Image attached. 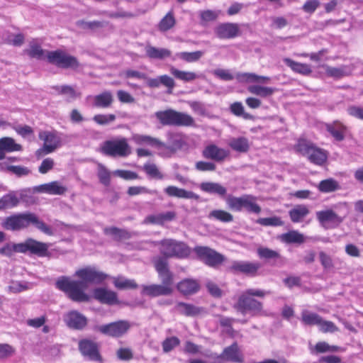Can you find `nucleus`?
<instances>
[{"label": "nucleus", "mask_w": 363, "mask_h": 363, "mask_svg": "<svg viewBox=\"0 0 363 363\" xmlns=\"http://www.w3.org/2000/svg\"><path fill=\"white\" fill-rule=\"evenodd\" d=\"M296 150L306 157L308 160L317 165H323L327 160L328 152L318 147L313 143L306 140H299L295 146Z\"/></svg>", "instance_id": "obj_6"}, {"label": "nucleus", "mask_w": 363, "mask_h": 363, "mask_svg": "<svg viewBox=\"0 0 363 363\" xmlns=\"http://www.w3.org/2000/svg\"><path fill=\"white\" fill-rule=\"evenodd\" d=\"M317 353L335 352L341 350V348L336 345H330L326 342H318L314 347Z\"/></svg>", "instance_id": "obj_55"}, {"label": "nucleus", "mask_w": 363, "mask_h": 363, "mask_svg": "<svg viewBox=\"0 0 363 363\" xmlns=\"http://www.w3.org/2000/svg\"><path fill=\"white\" fill-rule=\"evenodd\" d=\"M116 120L114 114H97L93 117V121L99 125H105Z\"/></svg>", "instance_id": "obj_60"}, {"label": "nucleus", "mask_w": 363, "mask_h": 363, "mask_svg": "<svg viewBox=\"0 0 363 363\" xmlns=\"http://www.w3.org/2000/svg\"><path fill=\"white\" fill-rule=\"evenodd\" d=\"M258 262H250L245 261H233L228 267V270L233 273H241L248 276H255L260 268Z\"/></svg>", "instance_id": "obj_13"}, {"label": "nucleus", "mask_w": 363, "mask_h": 363, "mask_svg": "<svg viewBox=\"0 0 363 363\" xmlns=\"http://www.w3.org/2000/svg\"><path fill=\"white\" fill-rule=\"evenodd\" d=\"M228 145L235 151L247 152L250 148L248 140L244 137L231 138Z\"/></svg>", "instance_id": "obj_37"}, {"label": "nucleus", "mask_w": 363, "mask_h": 363, "mask_svg": "<svg viewBox=\"0 0 363 363\" xmlns=\"http://www.w3.org/2000/svg\"><path fill=\"white\" fill-rule=\"evenodd\" d=\"M323 67L325 68V72L329 77L341 78L346 74L345 69L342 67H333L328 65H323Z\"/></svg>", "instance_id": "obj_61"}, {"label": "nucleus", "mask_w": 363, "mask_h": 363, "mask_svg": "<svg viewBox=\"0 0 363 363\" xmlns=\"http://www.w3.org/2000/svg\"><path fill=\"white\" fill-rule=\"evenodd\" d=\"M45 57L50 64L59 68L77 71L81 67L79 61L75 56L61 49L46 51Z\"/></svg>", "instance_id": "obj_5"}, {"label": "nucleus", "mask_w": 363, "mask_h": 363, "mask_svg": "<svg viewBox=\"0 0 363 363\" xmlns=\"http://www.w3.org/2000/svg\"><path fill=\"white\" fill-rule=\"evenodd\" d=\"M93 106L97 108H108L111 106L113 101V96L111 91H105L93 97Z\"/></svg>", "instance_id": "obj_28"}, {"label": "nucleus", "mask_w": 363, "mask_h": 363, "mask_svg": "<svg viewBox=\"0 0 363 363\" xmlns=\"http://www.w3.org/2000/svg\"><path fill=\"white\" fill-rule=\"evenodd\" d=\"M245 195L240 197L228 196L226 199V203L228 208L233 211H240L243 208Z\"/></svg>", "instance_id": "obj_46"}, {"label": "nucleus", "mask_w": 363, "mask_h": 363, "mask_svg": "<svg viewBox=\"0 0 363 363\" xmlns=\"http://www.w3.org/2000/svg\"><path fill=\"white\" fill-rule=\"evenodd\" d=\"M113 284L119 289H136L138 287V284L134 280L124 278H116Z\"/></svg>", "instance_id": "obj_54"}, {"label": "nucleus", "mask_w": 363, "mask_h": 363, "mask_svg": "<svg viewBox=\"0 0 363 363\" xmlns=\"http://www.w3.org/2000/svg\"><path fill=\"white\" fill-rule=\"evenodd\" d=\"M284 62L287 66H289L293 71L296 72L304 75H308L312 72L310 66L307 64L296 62L289 58H285Z\"/></svg>", "instance_id": "obj_39"}, {"label": "nucleus", "mask_w": 363, "mask_h": 363, "mask_svg": "<svg viewBox=\"0 0 363 363\" xmlns=\"http://www.w3.org/2000/svg\"><path fill=\"white\" fill-rule=\"evenodd\" d=\"M49 247L50 245L48 243L28 238L23 242L16 244V250L18 252L26 253L30 252L31 254L39 257H44L47 255Z\"/></svg>", "instance_id": "obj_9"}, {"label": "nucleus", "mask_w": 363, "mask_h": 363, "mask_svg": "<svg viewBox=\"0 0 363 363\" xmlns=\"http://www.w3.org/2000/svg\"><path fill=\"white\" fill-rule=\"evenodd\" d=\"M164 192L170 197L178 199H188L198 200L199 196L191 191H186L175 186H168L164 189Z\"/></svg>", "instance_id": "obj_23"}, {"label": "nucleus", "mask_w": 363, "mask_h": 363, "mask_svg": "<svg viewBox=\"0 0 363 363\" xmlns=\"http://www.w3.org/2000/svg\"><path fill=\"white\" fill-rule=\"evenodd\" d=\"M101 152L111 157H125L130 154V147L125 138L106 140L101 147Z\"/></svg>", "instance_id": "obj_7"}, {"label": "nucleus", "mask_w": 363, "mask_h": 363, "mask_svg": "<svg viewBox=\"0 0 363 363\" xmlns=\"http://www.w3.org/2000/svg\"><path fill=\"white\" fill-rule=\"evenodd\" d=\"M79 349L83 356L88 357L90 360L101 362L102 358L99 352L97 345L88 340H83L79 342Z\"/></svg>", "instance_id": "obj_15"}, {"label": "nucleus", "mask_w": 363, "mask_h": 363, "mask_svg": "<svg viewBox=\"0 0 363 363\" xmlns=\"http://www.w3.org/2000/svg\"><path fill=\"white\" fill-rule=\"evenodd\" d=\"M161 253L166 257H186L190 253L189 247L184 242L174 240H164L161 242Z\"/></svg>", "instance_id": "obj_8"}, {"label": "nucleus", "mask_w": 363, "mask_h": 363, "mask_svg": "<svg viewBox=\"0 0 363 363\" xmlns=\"http://www.w3.org/2000/svg\"><path fill=\"white\" fill-rule=\"evenodd\" d=\"M194 252L209 266L214 267L224 261V257L208 247L198 246L194 248Z\"/></svg>", "instance_id": "obj_12"}, {"label": "nucleus", "mask_w": 363, "mask_h": 363, "mask_svg": "<svg viewBox=\"0 0 363 363\" xmlns=\"http://www.w3.org/2000/svg\"><path fill=\"white\" fill-rule=\"evenodd\" d=\"M317 218L320 223L325 222H342V218L333 211L326 210L317 212Z\"/></svg>", "instance_id": "obj_44"}, {"label": "nucleus", "mask_w": 363, "mask_h": 363, "mask_svg": "<svg viewBox=\"0 0 363 363\" xmlns=\"http://www.w3.org/2000/svg\"><path fill=\"white\" fill-rule=\"evenodd\" d=\"M338 188V183L333 179L323 180L318 184V189L324 193L335 191Z\"/></svg>", "instance_id": "obj_51"}, {"label": "nucleus", "mask_w": 363, "mask_h": 363, "mask_svg": "<svg viewBox=\"0 0 363 363\" xmlns=\"http://www.w3.org/2000/svg\"><path fill=\"white\" fill-rule=\"evenodd\" d=\"M184 145L182 135L178 133L168 134V144L160 150V154L162 155H171L180 150Z\"/></svg>", "instance_id": "obj_17"}, {"label": "nucleus", "mask_w": 363, "mask_h": 363, "mask_svg": "<svg viewBox=\"0 0 363 363\" xmlns=\"http://www.w3.org/2000/svg\"><path fill=\"white\" fill-rule=\"evenodd\" d=\"M30 224L33 225L46 235H53L51 228L40 220L36 215L31 213H20L7 218L4 223V227L6 230H19L27 228Z\"/></svg>", "instance_id": "obj_3"}, {"label": "nucleus", "mask_w": 363, "mask_h": 363, "mask_svg": "<svg viewBox=\"0 0 363 363\" xmlns=\"http://www.w3.org/2000/svg\"><path fill=\"white\" fill-rule=\"evenodd\" d=\"M203 55L202 51H195L192 52H182L177 53V57L180 59L187 62H193L199 60Z\"/></svg>", "instance_id": "obj_56"}, {"label": "nucleus", "mask_w": 363, "mask_h": 363, "mask_svg": "<svg viewBox=\"0 0 363 363\" xmlns=\"http://www.w3.org/2000/svg\"><path fill=\"white\" fill-rule=\"evenodd\" d=\"M130 328L127 320H118L99 326V330L103 334L118 337L125 334Z\"/></svg>", "instance_id": "obj_11"}, {"label": "nucleus", "mask_w": 363, "mask_h": 363, "mask_svg": "<svg viewBox=\"0 0 363 363\" xmlns=\"http://www.w3.org/2000/svg\"><path fill=\"white\" fill-rule=\"evenodd\" d=\"M155 116L164 126L189 127L195 124V121L191 115L172 108L157 111Z\"/></svg>", "instance_id": "obj_4"}, {"label": "nucleus", "mask_w": 363, "mask_h": 363, "mask_svg": "<svg viewBox=\"0 0 363 363\" xmlns=\"http://www.w3.org/2000/svg\"><path fill=\"white\" fill-rule=\"evenodd\" d=\"M94 296L103 303L111 305L118 302L117 295L115 292L102 288L95 289Z\"/></svg>", "instance_id": "obj_26"}, {"label": "nucleus", "mask_w": 363, "mask_h": 363, "mask_svg": "<svg viewBox=\"0 0 363 363\" xmlns=\"http://www.w3.org/2000/svg\"><path fill=\"white\" fill-rule=\"evenodd\" d=\"M16 353L15 348L6 343H0V361L10 358Z\"/></svg>", "instance_id": "obj_57"}, {"label": "nucleus", "mask_w": 363, "mask_h": 363, "mask_svg": "<svg viewBox=\"0 0 363 363\" xmlns=\"http://www.w3.org/2000/svg\"><path fill=\"white\" fill-rule=\"evenodd\" d=\"M236 78L239 82L243 83L265 84L270 81V77H269L258 75L251 72L238 73Z\"/></svg>", "instance_id": "obj_27"}, {"label": "nucleus", "mask_w": 363, "mask_h": 363, "mask_svg": "<svg viewBox=\"0 0 363 363\" xmlns=\"http://www.w3.org/2000/svg\"><path fill=\"white\" fill-rule=\"evenodd\" d=\"M155 266L162 281V285L165 286L170 289H173L172 285L174 284V275L169 271L167 267V262L162 259H159L156 261Z\"/></svg>", "instance_id": "obj_14"}, {"label": "nucleus", "mask_w": 363, "mask_h": 363, "mask_svg": "<svg viewBox=\"0 0 363 363\" xmlns=\"http://www.w3.org/2000/svg\"><path fill=\"white\" fill-rule=\"evenodd\" d=\"M146 55L150 59L164 60L170 57L172 52L166 48H157L150 45L145 48Z\"/></svg>", "instance_id": "obj_29"}, {"label": "nucleus", "mask_w": 363, "mask_h": 363, "mask_svg": "<svg viewBox=\"0 0 363 363\" xmlns=\"http://www.w3.org/2000/svg\"><path fill=\"white\" fill-rule=\"evenodd\" d=\"M200 189L208 194H215L220 196H224L227 193L225 187L220 184L219 183L213 182H202L200 184Z\"/></svg>", "instance_id": "obj_30"}, {"label": "nucleus", "mask_w": 363, "mask_h": 363, "mask_svg": "<svg viewBox=\"0 0 363 363\" xmlns=\"http://www.w3.org/2000/svg\"><path fill=\"white\" fill-rule=\"evenodd\" d=\"M34 191L38 193H46L52 195H63L67 192V189L61 184L60 182L54 181L35 186Z\"/></svg>", "instance_id": "obj_20"}, {"label": "nucleus", "mask_w": 363, "mask_h": 363, "mask_svg": "<svg viewBox=\"0 0 363 363\" xmlns=\"http://www.w3.org/2000/svg\"><path fill=\"white\" fill-rule=\"evenodd\" d=\"M280 239L282 242L287 244H302L306 241L305 236L297 230H291L281 234Z\"/></svg>", "instance_id": "obj_34"}, {"label": "nucleus", "mask_w": 363, "mask_h": 363, "mask_svg": "<svg viewBox=\"0 0 363 363\" xmlns=\"http://www.w3.org/2000/svg\"><path fill=\"white\" fill-rule=\"evenodd\" d=\"M208 217L223 223L231 222L233 220V216L223 210H213L208 214Z\"/></svg>", "instance_id": "obj_49"}, {"label": "nucleus", "mask_w": 363, "mask_h": 363, "mask_svg": "<svg viewBox=\"0 0 363 363\" xmlns=\"http://www.w3.org/2000/svg\"><path fill=\"white\" fill-rule=\"evenodd\" d=\"M243 208H245L249 212L255 213L257 214L261 212L260 206L255 203V198L251 195L245 194Z\"/></svg>", "instance_id": "obj_52"}, {"label": "nucleus", "mask_w": 363, "mask_h": 363, "mask_svg": "<svg viewBox=\"0 0 363 363\" xmlns=\"http://www.w3.org/2000/svg\"><path fill=\"white\" fill-rule=\"evenodd\" d=\"M319 330L323 333H335L338 331V328L331 321L321 318L318 325Z\"/></svg>", "instance_id": "obj_62"}, {"label": "nucleus", "mask_w": 363, "mask_h": 363, "mask_svg": "<svg viewBox=\"0 0 363 363\" xmlns=\"http://www.w3.org/2000/svg\"><path fill=\"white\" fill-rule=\"evenodd\" d=\"M104 233L111 235L115 240L121 241L130 239L132 233L125 229H121L116 227H109L104 229Z\"/></svg>", "instance_id": "obj_32"}, {"label": "nucleus", "mask_w": 363, "mask_h": 363, "mask_svg": "<svg viewBox=\"0 0 363 363\" xmlns=\"http://www.w3.org/2000/svg\"><path fill=\"white\" fill-rule=\"evenodd\" d=\"M176 24V20L172 11L168 12L160 21L158 29L166 32L172 28Z\"/></svg>", "instance_id": "obj_45"}, {"label": "nucleus", "mask_w": 363, "mask_h": 363, "mask_svg": "<svg viewBox=\"0 0 363 363\" xmlns=\"http://www.w3.org/2000/svg\"><path fill=\"white\" fill-rule=\"evenodd\" d=\"M98 177L100 182L105 186L110 184L111 174L110 172L101 164L98 165Z\"/></svg>", "instance_id": "obj_59"}, {"label": "nucleus", "mask_w": 363, "mask_h": 363, "mask_svg": "<svg viewBox=\"0 0 363 363\" xmlns=\"http://www.w3.org/2000/svg\"><path fill=\"white\" fill-rule=\"evenodd\" d=\"M169 71L175 78L184 82H191L199 78V75L195 72L182 71L173 66L170 67Z\"/></svg>", "instance_id": "obj_35"}, {"label": "nucleus", "mask_w": 363, "mask_h": 363, "mask_svg": "<svg viewBox=\"0 0 363 363\" xmlns=\"http://www.w3.org/2000/svg\"><path fill=\"white\" fill-rule=\"evenodd\" d=\"M26 53L28 54L30 57L36 58L38 60H41L43 58L45 53L46 54V51H45L35 40H32L30 42L29 48L25 50Z\"/></svg>", "instance_id": "obj_43"}, {"label": "nucleus", "mask_w": 363, "mask_h": 363, "mask_svg": "<svg viewBox=\"0 0 363 363\" xmlns=\"http://www.w3.org/2000/svg\"><path fill=\"white\" fill-rule=\"evenodd\" d=\"M176 217V213L173 211H167L158 214H152L147 216L143 223L145 224L163 225L165 222L171 221Z\"/></svg>", "instance_id": "obj_24"}, {"label": "nucleus", "mask_w": 363, "mask_h": 363, "mask_svg": "<svg viewBox=\"0 0 363 363\" xmlns=\"http://www.w3.org/2000/svg\"><path fill=\"white\" fill-rule=\"evenodd\" d=\"M203 157L210 159L216 162H223L229 155V152L223 148H220L216 145H209L206 146L203 152Z\"/></svg>", "instance_id": "obj_21"}, {"label": "nucleus", "mask_w": 363, "mask_h": 363, "mask_svg": "<svg viewBox=\"0 0 363 363\" xmlns=\"http://www.w3.org/2000/svg\"><path fill=\"white\" fill-rule=\"evenodd\" d=\"M18 203L19 200L14 194H6L0 199V210L14 207Z\"/></svg>", "instance_id": "obj_50"}, {"label": "nucleus", "mask_w": 363, "mask_h": 363, "mask_svg": "<svg viewBox=\"0 0 363 363\" xmlns=\"http://www.w3.org/2000/svg\"><path fill=\"white\" fill-rule=\"evenodd\" d=\"M257 254L259 257L264 259H276L279 257V254L277 251L267 247L258 248Z\"/></svg>", "instance_id": "obj_63"}, {"label": "nucleus", "mask_w": 363, "mask_h": 363, "mask_svg": "<svg viewBox=\"0 0 363 363\" xmlns=\"http://www.w3.org/2000/svg\"><path fill=\"white\" fill-rule=\"evenodd\" d=\"M220 359L236 363H242L244 357L239 350L237 342H234L231 345L224 348L223 352L218 357Z\"/></svg>", "instance_id": "obj_19"}, {"label": "nucleus", "mask_w": 363, "mask_h": 363, "mask_svg": "<svg viewBox=\"0 0 363 363\" xmlns=\"http://www.w3.org/2000/svg\"><path fill=\"white\" fill-rule=\"evenodd\" d=\"M327 130L338 141L344 140V132L345 127L339 122H334L332 124L326 125Z\"/></svg>", "instance_id": "obj_41"}, {"label": "nucleus", "mask_w": 363, "mask_h": 363, "mask_svg": "<svg viewBox=\"0 0 363 363\" xmlns=\"http://www.w3.org/2000/svg\"><path fill=\"white\" fill-rule=\"evenodd\" d=\"M176 309L179 313L186 316H195L202 312V308L196 307L192 304L179 302L176 306Z\"/></svg>", "instance_id": "obj_36"}, {"label": "nucleus", "mask_w": 363, "mask_h": 363, "mask_svg": "<svg viewBox=\"0 0 363 363\" xmlns=\"http://www.w3.org/2000/svg\"><path fill=\"white\" fill-rule=\"evenodd\" d=\"M6 169L18 177L26 176L30 173V170L28 167L19 165H9Z\"/></svg>", "instance_id": "obj_64"}, {"label": "nucleus", "mask_w": 363, "mask_h": 363, "mask_svg": "<svg viewBox=\"0 0 363 363\" xmlns=\"http://www.w3.org/2000/svg\"><path fill=\"white\" fill-rule=\"evenodd\" d=\"M76 275L81 281H73L70 279L62 277L56 281V286L58 289L66 293L74 301L86 302L89 298L84 292L87 287V283L99 284L106 278V275L95 269L94 267H86L76 272Z\"/></svg>", "instance_id": "obj_1"}, {"label": "nucleus", "mask_w": 363, "mask_h": 363, "mask_svg": "<svg viewBox=\"0 0 363 363\" xmlns=\"http://www.w3.org/2000/svg\"><path fill=\"white\" fill-rule=\"evenodd\" d=\"M66 325L72 329L82 330L87 324V318L77 311H72L64 316Z\"/></svg>", "instance_id": "obj_16"}, {"label": "nucleus", "mask_w": 363, "mask_h": 363, "mask_svg": "<svg viewBox=\"0 0 363 363\" xmlns=\"http://www.w3.org/2000/svg\"><path fill=\"white\" fill-rule=\"evenodd\" d=\"M322 317L315 313H311L308 311H303L301 313V321L303 324L307 325H318L320 323Z\"/></svg>", "instance_id": "obj_47"}, {"label": "nucleus", "mask_w": 363, "mask_h": 363, "mask_svg": "<svg viewBox=\"0 0 363 363\" xmlns=\"http://www.w3.org/2000/svg\"><path fill=\"white\" fill-rule=\"evenodd\" d=\"M177 289L182 294L187 296L196 293L199 289L198 281L193 279H185L177 284Z\"/></svg>", "instance_id": "obj_25"}, {"label": "nucleus", "mask_w": 363, "mask_h": 363, "mask_svg": "<svg viewBox=\"0 0 363 363\" xmlns=\"http://www.w3.org/2000/svg\"><path fill=\"white\" fill-rule=\"evenodd\" d=\"M143 169L146 174L155 179H162L164 174L160 171L157 166L154 163H146L143 165Z\"/></svg>", "instance_id": "obj_48"}, {"label": "nucleus", "mask_w": 363, "mask_h": 363, "mask_svg": "<svg viewBox=\"0 0 363 363\" xmlns=\"http://www.w3.org/2000/svg\"><path fill=\"white\" fill-rule=\"evenodd\" d=\"M0 146L4 150V153L11 152L16 151H21L22 146L18 144L12 138L4 137L0 139Z\"/></svg>", "instance_id": "obj_40"}, {"label": "nucleus", "mask_w": 363, "mask_h": 363, "mask_svg": "<svg viewBox=\"0 0 363 363\" xmlns=\"http://www.w3.org/2000/svg\"><path fill=\"white\" fill-rule=\"evenodd\" d=\"M76 25L83 30H96L101 28L104 26V23L99 21H86L84 20H79L76 22Z\"/></svg>", "instance_id": "obj_53"}, {"label": "nucleus", "mask_w": 363, "mask_h": 363, "mask_svg": "<svg viewBox=\"0 0 363 363\" xmlns=\"http://www.w3.org/2000/svg\"><path fill=\"white\" fill-rule=\"evenodd\" d=\"M257 223L263 226H281L284 224L280 218L274 216L270 218H260Z\"/></svg>", "instance_id": "obj_58"}, {"label": "nucleus", "mask_w": 363, "mask_h": 363, "mask_svg": "<svg viewBox=\"0 0 363 363\" xmlns=\"http://www.w3.org/2000/svg\"><path fill=\"white\" fill-rule=\"evenodd\" d=\"M289 213L292 222L298 223L309 213V210L304 205H298L290 210Z\"/></svg>", "instance_id": "obj_38"}, {"label": "nucleus", "mask_w": 363, "mask_h": 363, "mask_svg": "<svg viewBox=\"0 0 363 363\" xmlns=\"http://www.w3.org/2000/svg\"><path fill=\"white\" fill-rule=\"evenodd\" d=\"M40 140H43V146L36 151L38 157L54 152L60 145V138L54 133L43 132L39 135Z\"/></svg>", "instance_id": "obj_10"}, {"label": "nucleus", "mask_w": 363, "mask_h": 363, "mask_svg": "<svg viewBox=\"0 0 363 363\" xmlns=\"http://www.w3.org/2000/svg\"><path fill=\"white\" fill-rule=\"evenodd\" d=\"M268 292L256 289H248L242 292L238 297L233 308L243 315L249 313L252 316H261L266 314L263 308V303L253 296L263 298Z\"/></svg>", "instance_id": "obj_2"}, {"label": "nucleus", "mask_w": 363, "mask_h": 363, "mask_svg": "<svg viewBox=\"0 0 363 363\" xmlns=\"http://www.w3.org/2000/svg\"><path fill=\"white\" fill-rule=\"evenodd\" d=\"M173 292V289L162 284H150L142 286L141 294L150 297H157L160 296H169Z\"/></svg>", "instance_id": "obj_22"}, {"label": "nucleus", "mask_w": 363, "mask_h": 363, "mask_svg": "<svg viewBox=\"0 0 363 363\" xmlns=\"http://www.w3.org/2000/svg\"><path fill=\"white\" fill-rule=\"evenodd\" d=\"M53 89L58 94L65 96L69 101L75 100L81 96V92L76 91L73 86L69 85L55 86Z\"/></svg>", "instance_id": "obj_31"}, {"label": "nucleus", "mask_w": 363, "mask_h": 363, "mask_svg": "<svg viewBox=\"0 0 363 363\" xmlns=\"http://www.w3.org/2000/svg\"><path fill=\"white\" fill-rule=\"evenodd\" d=\"M238 33L239 27L236 23H220L215 28L216 36L221 39L233 38L238 35Z\"/></svg>", "instance_id": "obj_18"}, {"label": "nucleus", "mask_w": 363, "mask_h": 363, "mask_svg": "<svg viewBox=\"0 0 363 363\" xmlns=\"http://www.w3.org/2000/svg\"><path fill=\"white\" fill-rule=\"evenodd\" d=\"M135 140L138 144L147 143L152 147H155L160 151L162 147L165 146V143L155 138L148 135H136Z\"/></svg>", "instance_id": "obj_42"}, {"label": "nucleus", "mask_w": 363, "mask_h": 363, "mask_svg": "<svg viewBox=\"0 0 363 363\" xmlns=\"http://www.w3.org/2000/svg\"><path fill=\"white\" fill-rule=\"evenodd\" d=\"M276 89L269 86H263L258 84L250 85L247 87V91L254 95L262 98H268L274 94Z\"/></svg>", "instance_id": "obj_33"}]
</instances>
